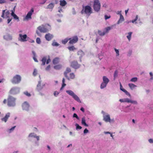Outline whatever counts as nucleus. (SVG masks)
<instances>
[{
	"label": "nucleus",
	"mask_w": 153,
	"mask_h": 153,
	"mask_svg": "<svg viewBox=\"0 0 153 153\" xmlns=\"http://www.w3.org/2000/svg\"><path fill=\"white\" fill-rule=\"evenodd\" d=\"M48 31V30L46 28L44 25H42L39 26L37 28L36 33L39 36H41L40 33H45Z\"/></svg>",
	"instance_id": "2"
},
{
	"label": "nucleus",
	"mask_w": 153,
	"mask_h": 153,
	"mask_svg": "<svg viewBox=\"0 0 153 153\" xmlns=\"http://www.w3.org/2000/svg\"><path fill=\"white\" fill-rule=\"evenodd\" d=\"M43 88V86L41 85L40 83H39L37 85V90L38 91H40Z\"/></svg>",
	"instance_id": "21"
},
{
	"label": "nucleus",
	"mask_w": 153,
	"mask_h": 153,
	"mask_svg": "<svg viewBox=\"0 0 153 153\" xmlns=\"http://www.w3.org/2000/svg\"><path fill=\"white\" fill-rule=\"evenodd\" d=\"M67 4V3L65 1L63 0L60 1V5L62 6H64Z\"/></svg>",
	"instance_id": "25"
},
{
	"label": "nucleus",
	"mask_w": 153,
	"mask_h": 153,
	"mask_svg": "<svg viewBox=\"0 0 153 153\" xmlns=\"http://www.w3.org/2000/svg\"><path fill=\"white\" fill-rule=\"evenodd\" d=\"M6 1L5 0H0V4H2L5 3Z\"/></svg>",
	"instance_id": "51"
},
{
	"label": "nucleus",
	"mask_w": 153,
	"mask_h": 153,
	"mask_svg": "<svg viewBox=\"0 0 153 153\" xmlns=\"http://www.w3.org/2000/svg\"><path fill=\"white\" fill-rule=\"evenodd\" d=\"M60 62V58L59 57H56L52 61V62L54 65L57 64L59 63Z\"/></svg>",
	"instance_id": "18"
},
{
	"label": "nucleus",
	"mask_w": 153,
	"mask_h": 153,
	"mask_svg": "<svg viewBox=\"0 0 153 153\" xmlns=\"http://www.w3.org/2000/svg\"><path fill=\"white\" fill-rule=\"evenodd\" d=\"M124 92L126 95L129 96V97L131 95L129 93H128L126 90H124Z\"/></svg>",
	"instance_id": "43"
},
{
	"label": "nucleus",
	"mask_w": 153,
	"mask_h": 153,
	"mask_svg": "<svg viewBox=\"0 0 153 153\" xmlns=\"http://www.w3.org/2000/svg\"><path fill=\"white\" fill-rule=\"evenodd\" d=\"M16 99L11 96H9L7 99V105L9 107H14L16 105Z\"/></svg>",
	"instance_id": "3"
},
{
	"label": "nucleus",
	"mask_w": 153,
	"mask_h": 153,
	"mask_svg": "<svg viewBox=\"0 0 153 153\" xmlns=\"http://www.w3.org/2000/svg\"><path fill=\"white\" fill-rule=\"evenodd\" d=\"M138 19V16L137 15L136 16V18L135 19L132 21V22L134 23V22Z\"/></svg>",
	"instance_id": "52"
},
{
	"label": "nucleus",
	"mask_w": 153,
	"mask_h": 153,
	"mask_svg": "<svg viewBox=\"0 0 153 153\" xmlns=\"http://www.w3.org/2000/svg\"><path fill=\"white\" fill-rule=\"evenodd\" d=\"M62 67V65H61L59 64L55 65L54 66V68L56 70H59Z\"/></svg>",
	"instance_id": "26"
},
{
	"label": "nucleus",
	"mask_w": 153,
	"mask_h": 153,
	"mask_svg": "<svg viewBox=\"0 0 153 153\" xmlns=\"http://www.w3.org/2000/svg\"><path fill=\"white\" fill-rule=\"evenodd\" d=\"M71 71V70L70 68L67 67V68L65 71L64 72V74L65 76H67V74L68 73Z\"/></svg>",
	"instance_id": "20"
},
{
	"label": "nucleus",
	"mask_w": 153,
	"mask_h": 153,
	"mask_svg": "<svg viewBox=\"0 0 153 153\" xmlns=\"http://www.w3.org/2000/svg\"><path fill=\"white\" fill-rule=\"evenodd\" d=\"M81 13L82 14H85L87 16H89L92 13V10L89 6H83Z\"/></svg>",
	"instance_id": "1"
},
{
	"label": "nucleus",
	"mask_w": 153,
	"mask_h": 153,
	"mask_svg": "<svg viewBox=\"0 0 153 153\" xmlns=\"http://www.w3.org/2000/svg\"><path fill=\"white\" fill-rule=\"evenodd\" d=\"M103 120L105 121V122H111V120L110 119V115L109 114L105 115L103 116Z\"/></svg>",
	"instance_id": "14"
},
{
	"label": "nucleus",
	"mask_w": 153,
	"mask_h": 153,
	"mask_svg": "<svg viewBox=\"0 0 153 153\" xmlns=\"http://www.w3.org/2000/svg\"><path fill=\"white\" fill-rule=\"evenodd\" d=\"M22 106L23 110L28 111L29 109L30 105L28 102H25L22 104Z\"/></svg>",
	"instance_id": "11"
},
{
	"label": "nucleus",
	"mask_w": 153,
	"mask_h": 153,
	"mask_svg": "<svg viewBox=\"0 0 153 153\" xmlns=\"http://www.w3.org/2000/svg\"><path fill=\"white\" fill-rule=\"evenodd\" d=\"M128 86L131 89H133L135 87L137 86L136 85L132 83H129L128 84Z\"/></svg>",
	"instance_id": "27"
},
{
	"label": "nucleus",
	"mask_w": 153,
	"mask_h": 153,
	"mask_svg": "<svg viewBox=\"0 0 153 153\" xmlns=\"http://www.w3.org/2000/svg\"><path fill=\"white\" fill-rule=\"evenodd\" d=\"M132 33V32H130L128 33V35L127 36V37L129 41H130L131 40Z\"/></svg>",
	"instance_id": "29"
},
{
	"label": "nucleus",
	"mask_w": 153,
	"mask_h": 153,
	"mask_svg": "<svg viewBox=\"0 0 153 153\" xmlns=\"http://www.w3.org/2000/svg\"><path fill=\"white\" fill-rule=\"evenodd\" d=\"M36 56H33V59H34V61L35 62H38V61L37 60V59H36Z\"/></svg>",
	"instance_id": "61"
},
{
	"label": "nucleus",
	"mask_w": 153,
	"mask_h": 153,
	"mask_svg": "<svg viewBox=\"0 0 153 153\" xmlns=\"http://www.w3.org/2000/svg\"><path fill=\"white\" fill-rule=\"evenodd\" d=\"M98 33L99 34L100 36H103L105 34V33L104 31L102 32L100 30H99L98 31Z\"/></svg>",
	"instance_id": "35"
},
{
	"label": "nucleus",
	"mask_w": 153,
	"mask_h": 153,
	"mask_svg": "<svg viewBox=\"0 0 153 153\" xmlns=\"http://www.w3.org/2000/svg\"><path fill=\"white\" fill-rule=\"evenodd\" d=\"M80 65L79 64L78 62L75 61L72 62L71 63L70 66L73 68L77 69L79 68L80 67Z\"/></svg>",
	"instance_id": "8"
},
{
	"label": "nucleus",
	"mask_w": 153,
	"mask_h": 153,
	"mask_svg": "<svg viewBox=\"0 0 153 153\" xmlns=\"http://www.w3.org/2000/svg\"><path fill=\"white\" fill-rule=\"evenodd\" d=\"M66 92L68 94L71 96L77 102L80 103L81 102V101L79 98L72 91L70 90H67L66 91Z\"/></svg>",
	"instance_id": "5"
},
{
	"label": "nucleus",
	"mask_w": 153,
	"mask_h": 153,
	"mask_svg": "<svg viewBox=\"0 0 153 153\" xmlns=\"http://www.w3.org/2000/svg\"><path fill=\"white\" fill-rule=\"evenodd\" d=\"M107 84L103 82H102L101 84L100 88L103 89L106 87Z\"/></svg>",
	"instance_id": "31"
},
{
	"label": "nucleus",
	"mask_w": 153,
	"mask_h": 153,
	"mask_svg": "<svg viewBox=\"0 0 153 153\" xmlns=\"http://www.w3.org/2000/svg\"><path fill=\"white\" fill-rule=\"evenodd\" d=\"M68 80H70V79H74L75 76L74 74L73 73H71L69 74V76H68L67 75V76H65Z\"/></svg>",
	"instance_id": "16"
},
{
	"label": "nucleus",
	"mask_w": 153,
	"mask_h": 153,
	"mask_svg": "<svg viewBox=\"0 0 153 153\" xmlns=\"http://www.w3.org/2000/svg\"><path fill=\"white\" fill-rule=\"evenodd\" d=\"M70 41L69 43L71 44H73L76 43L78 40V38L77 36L73 37L72 38H69Z\"/></svg>",
	"instance_id": "9"
},
{
	"label": "nucleus",
	"mask_w": 153,
	"mask_h": 153,
	"mask_svg": "<svg viewBox=\"0 0 153 153\" xmlns=\"http://www.w3.org/2000/svg\"><path fill=\"white\" fill-rule=\"evenodd\" d=\"M33 12L34 9L33 8H31L30 11L28 12L27 13L25 17L26 19L27 20L31 19V16Z\"/></svg>",
	"instance_id": "12"
},
{
	"label": "nucleus",
	"mask_w": 153,
	"mask_h": 153,
	"mask_svg": "<svg viewBox=\"0 0 153 153\" xmlns=\"http://www.w3.org/2000/svg\"><path fill=\"white\" fill-rule=\"evenodd\" d=\"M137 80V78L136 77H133V78H132L130 80L131 81V82H136Z\"/></svg>",
	"instance_id": "38"
},
{
	"label": "nucleus",
	"mask_w": 153,
	"mask_h": 153,
	"mask_svg": "<svg viewBox=\"0 0 153 153\" xmlns=\"http://www.w3.org/2000/svg\"><path fill=\"white\" fill-rule=\"evenodd\" d=\"M14 9H13V10H11L12 13L11 14V16H13L14 15H15V14L14 13Z\"/></svg>",
	"instance_id": "53"
},
{
	"label": "nucleus",
	"mask_w": 153,
	"mask_h": 153,
	"mask_svg": "<svg viewBox=\"0 0 153 153\" xmlns=\"http://www.w3.org/2000/svg\"><path fill=\"white\" fill-rule=\"evenodd\" d=\"M124 20L123 16L122 15H120V19L118 21V22L119 23L120 21H123Z\"/></svg>",
	"instance_id": "36"
},
{
	"label": "nucleus",
	"mask_w": 153,
	"mask_h": 153,
	"mask_svg": "<svg viewBox=\"0 0 153 153\" xmlns=\"http://www.w3.org/2000/svg\"><path fill=\"white\" fill-rule=\"evenodd\" d=\"M59 45L58 43L56 42H53L52 43V45L53 46H58Z\"/></svg>",
	"instance_id": "42"
},
{
	"label": "nucleus",
	"mask_w": 153,
	"mask_h": 153,
	"mask_svg": "<svg viewBox=\"0 0 153 153\" xmlns=\"http://www.w3.org/2000/svg\"><path fill=\"white\" fill-rule=\"evenodd\" d=\"M88 130L87 128H85L84 131V134L88 133Z\"/></svg>",
	"instance_id": "59"
},
{
	"label": "nucleus",
	"mask_w": 153,
	"mask_h": 153,
	"mask_svg": "<svg viewBox=\"0 0 153 153\" xmlns=\"http://www.w3.org/2000/svg\"><path fill=\"white\" fill-rule=\"evenodd\" d=\"M36 136V134H34V133H31L29 134V137H35Z\"/></svg>",
	"instance_id": "45"
},
{
	"label": "nucleus",
	"mask_w": 153,
	"mask_h": 153,
	"mask_svg": "<svg viewBox=\"0 0 153 153\" xmlns=\"http://www.w3.org/2000/svg\"><path fill=\"white\" fill-rule=\"evenodd\" d=\"M47 60V58L46 57H43L41 60V61L42 62V65H45V62H46Z\"/></svg>",
	"instance_id": "24"
},
{
	"label": "nucleus",
	"mask_w": 153,
	"mask_h": 153,
	"mask_svg": "<svg viewBox=\"0 0 153 153\" xmlns=\"http://www.w3.org/2000/svg\"><path fill=\"white\" fill-rule=\"evenodd\" d=\"M131 102L130 103H134V104H137V102L136 101H132L131 100Z\"/></svg>",
	"instance_id": "57"
},
{
	"label": "nucleus",
	"mask_w": 153,
	"mask_h": 153,
	"mask_svg": "<svg viewBox=\"0 0 153 153\" xmlns=\"http://www.w3.org/2000/svg\"><path fill=\"white\" fill-rule=\"evenodd\" d=\"M59 93L57 91H55L54 93V95L56 97L58 94Z\"/></svg>",
	"instance_id": "55"
},
{
	"label": "nucleus",
	"mask_w": 153,
	"mask_h": 153,
	"mask_svg": "<svg viewBox=\"0 0 153 153\" xmlns=\"http://www.w3.org/2000/svg\"><path fill=\"white\" fill-rule=\"evenodd\" d=\"M50 67H51V66L50 65H48L45 68L46 70V71L49 70V69H50Z\"/></svg>",
	"instance_id": "54"
},
{
	"label": "nucleus",
	"mask_w": 153,
	"mask_h": 153,
	"mask_svg": "<svg viewBox=\"0 0 153 153\" xmlns=\"http://www.w3.org/2000/svg\"><path fill=\"white\" fill-rule=\"evenodd\" d=\"M73 117H75L77 119L79 120V117L76 114V113H74L73 115Z\"/></svg>",
	"instance_id": "47"
},
{
	"label": "nucleus",
	"mask_w": 153,
	"mask_h": 153,
	"mask_svg": "<svg viewBox=\"0 0 153 153\" xmlns=\"http://www.w3.org/2000/svg\"><path fill=\"white\" fill-rule=\"evenodd\" d=\"M149 142L151 143H153V140L152 139H150L149 140Z\"/></svg>",
	"instance_id": "62"
},
{
	"label": "nucleus",
	"mask_w": 153,
	"mask_h": 153,
	"mask_svg": "<svg viewBox=\"0 0 153 153\" xmlns=\"http://www.w3.org/2000/svg\"><path fill=\"white\" fill-rule=\"evenodd\" d=\"M37 74V71L36 69H35L33 73V74L34 76H36V75Z\"/></svg>",
	"instance_id": "44"
},
{
	"label": "nucleus",
	"mask_w": 153,
	"mask_h": 153,
	"mask_svg": "<svg viewBox=\"0 0 153 153\" xmlns=\"http://www.w3.org/2000/svg\"><path fill=\"white\" fill-rule=\"evenodd\" d=\"M19 39L21 41L26 42L27 41L26 39L27 36L26 34L22 35L21 34H19Z\"/></svg>",
	"instance_id": "13"
},
{
	"label": "nucleus",
	"mask_w": 153,
	"mask_h": 153,
	"mask_svg": "<svg viewBox=\"0 0 153 153\" xmlns=\"http://www.w3.org/2000/svg\"><path fill=\"white\" fill-rule=\"evenodd\" d=\"M118 74V72L117 71V70H116L114 73V79H115L116 77H117V76Z\"/></svg>",
	"instance_id": "40"
},
{
	"label": "nucleus",
	"mask_w": 153,
	"mask_h": 153,
	"mask_svg": "<svg viewBox=\"0 0 153 153\" xmlns=\"http://www.w3.org/2000/svg\"><path fill=\"white\" fill-rule=\"evenodd\" d=\"M110 17H111V16H107L106 15H105V19L106 20L110 18Z\"/></svg>",
	"instance_id": "56"
},
{
	"label": "nucleus",
	"mask_w": 153,
	"mask_h": 153,
	"mask_svg": "<svg viewBox=\"0 0 153 153\" xmlns=\"http://www.w3.org/2000/svg\"><path fill=\"white\" fill-rule=\"evenodd\" d=\"M81 123L82 125L85 126H88V125H87L85 122V120L84 117H83L82 118Z\"/></svg>",
	"instance_id": "23"
},
{
	"label": "nucleus",
	"mask_w": 153,
	"mask_h": 153,
	"mask_svg": "<svg viewBox=\"0 0 153 153\" xmlns=\"http://www.w3.org/2000/svg\"><path fill=\"white\" fill-rule=\"evenodd\" d=\"M119 101H120L121 102H125V100H124H124H123V99H120L119 100Z\"/></svg>",
	"instance_id": "64"
},
{
	"label": "nucleus",
	"mask_w": 153,
	"mask_h": 153,
	"mask_svg": "<svg viewBox=\"0 0 153 153\" xmlns=\"http://www.w3.org/2000/svg\"><path fill=\"white\" fill-rule=\"evenodd\" d=\"M149 74L150 76H151V78H150V79H153V75L152 73L151 72H150L149 73Z\"/></svg>",
	"instance_id": "58"
},
{
	"label": "nucleus",
	"mask_w": 153,
	"mask_h": 153,
	"mask_svg": "<svg viewBox=\"0 0 153 153\" xmlns=\"http://www.w3.org/2000/svg\"><path fill=\"white\" fill-rule=\"evenodd\" d=\"M103 82L108 84L109 82V79L106 76H103Z\"/></svg>",
	"instance_id": "22"
},
{
	"label": "nucleus",
	"mask_w": 153,
	"mask_h": 153,
	"mask_svg": "<svg viewBox=\"0 0 153 153\" xmlns=\"http://www.w3.org/2000/svg\"><path fill=\"white\" fill-rule=\"evenodd\" d=\"M4 38L7 40H10L12 39V36L9 34L7 33L4 36Z\"/></svg>",
	"instance_id": "17"
},
{
	"label": "nucleus",
	"mask_w": 153,
	"mask_h": 153,
	"mask_svg": "<svg viewBox=\"0 0 153 153\" xmlns=\"http://www.w3.org/2000/svg\"><path fill=\"white\" fill-rule=\"evenodd\" d=\"M50 61H51V59L50 58L47 59V60H46V64H48L50 62Z\"/></svg>",
	"instance_id": "60"
},
{
	"label": "nucleus",
	"mask_w": 153,
	"mask_h": 153,
	"mask_svg": "<svg viewBox=\"0 0 153 153\" xmlns=\"http://www.w3.org/2000/svg\"><path fill=\"white\" fill-rule=\"evenodd\" d=\"M36 42L39 44L41 43V40L40 38H37L36 40Z\"/></svg>",
	"instance_id": "41"
},
{
	"label": "nucleus",
	"mask_w": 153,
	"mask_h": 153,
	"mask_svg": "<svg viewBox=\"0 0 153 153\" xmlns=\"http://www.w3.org/2000/svg\"><path fill=\"white\" fill-rule=\"evenodd\" d=\"M68 48L70 51H73L76 49V48L74 47V46L68 47Z\"/></svg>",
	"instance_id": "30"
},
{
	"label": "nucleus",
	"mask_w": 153,
	"mask_h": 153,
	"mask_svg": "<svg viewBox=\"0 0 153 153\" xmlns=\"http://www.w3.org/2000/svg\"><path fill=\"white\" fill-rule=\"evenodd\" d=\"M65 78H63L62 79V85L61 88V89H62L66 85V84H65Z\"/></svg>",
	"instance_id": "32"
},
{
	"label": "nucleus",
	"mask_w": 153,
	"mask_h": 153,
	"mask_svg": "<svg viewBox=\"0 0 153 153\" xmlns=\"http://www.w3.org/2000/svg\"><path fill=\"white\" fill-rule=\"evenodd\" d=\"M13 17V18L14 19L16 20H17L18 21H19L18 17L17 16L16 14L14 15Z\"/></svg>",
	"instance_id": "46"
},
{
	"label": "nucleus",
	"mask_w": 153,
	"mask_h": 153,
	"mask_svg": "<svg viewBox=\"0 0 153 153\" xmlns=\"http://www.w3.org/2000/svg\"><path fill=\"white\" fill-rule=\"evenodd\" d=\"M115 51L116 52V53L117 54V56H119V51L118 50L115 49Z\"/></svg>",
	"instance_id": "50"
},
{
	"label": "nucleus",
	"mask_w": 153,
	"mask_h": 153,
	"mask_svg": "<svg viewBox=\"0 0 153 153\" xmlns=\"http://www.w3.org/2000/svg\"><path fill=\"white\" fill-rule=\"evenodd\" d=\"M21 76L19 75H16L14 76L11 80L13 84H18L21 81Z\"/></svg>",
	"instance_id": "6"
},
{
	"label": "nucleus",
	"mask_w": 153,
	"mask_h": 153,
	"mask_svg": "<svg viewBox=\"0 0 153 153\" xmlns=\"http://www.w3.org/2000/svg\"><path fill=\"white\" fill-rule=\"evenodd\" d=\"M100 4L99 0H94L93 8L94 10L96 12H98L100 9Z\"/></svg>",
	"instance_id": "4"
},
{
	"label": "nucleus",
	"mask_w": 153,
	"mask_h": 153,
	"mask_svg": "<svg viewBox=\"0 0 153 153\" xmlns=\"http://www.w3.org/2000/svg\"><path fill=\"white\" fill-rule=\"evenodd\" d=\"M9 117L10 113H8L5 115L4 117L1 119V120L3 121H4L5 122H6Z\"/></svg>",
	"instance_id": "19"
},
{
	"label": "nucleus",
	"mask_w": 153,
	"mask_h": 153,
	"mask_svg": "<svg viewBox=\"0 0 153 153\" xmlns=\"http://www.w3.org/2000/svg\"><path fill=\"white\" fill-rule=\"evenodd\" d=\"M19 89L18 88L13 87L9 91L10 94L15 95L19 93Z\"/></svg>",
	"instance_id": "7"
},
{
	"label": "nucleus",
	"mask_w": 153,
	"mask_h": 153,
	"mask_svg": "<svg viewBox=\"0 0 153 153\" xmlns=\"http://www.w3.org/2000/svg\"><path fill=\"white\" fill-rule=\"evenodd\" d=\"M54 7L53 4V3H50L47 6V8L52 9Z\"/></svg>",
	"instance_id": "34"
},
{
	"label": "nucleus",
	"mask_w": 153,
	"mask_h": 153,
	"mask_svg": "<svg viewBox=\"0 0 153 153\" xmlns=\"http://www.w3.org/2000/svg\"><path fill=\"white\" fill-rule=\"evenodd\" d=\"M10 15V13L8 10H2L1 17L3 18H9Z\"/></svg>",
	"instance_id": "10"
},
{
	"label": "nucleus",
	"mask_w": 153,
	"mask_h": 153,
	"mask_svg": "<svg viewBox=\"0 0 153 153\" xmlns=\"http://www.w3.org/2000/svg\"><path fill=\"white\" fill-rule=\"evenodd\" d=\"M75 126L76 127V129H81L82 128V127L81 126H79L78 124L77 123H76V124H75Z\"/></svg>",
	"instance_id": "39"
},
{
	"label": "nucleus",
	"mask_w": 153,
	"mask_h": 153,
	"mask_svg": "<svg viewBox=\"0 0 153 153\" xmlns=\"http://www.w3.org/2000/svg\"><path fill=\"white\" fill-rule=\"evenodd\" d=\"M24 94L26 95V96L30 97L31 96V94L30 93H28L27 91H25L24 92Z\"/></svg>",
	"instance_id": "37"
},
{
	"label": "nucleus",
	"mask_w": 153,
	"mask_h": 153,
	"mask_svg": "<svg viewBox=\"0 0 153 153\" xmlns=\"http://www.w3.org/2000/svg\"><path fill=\"white\" fill-rule=\"evenodd\" d=\"M69 40V39L66 38L62 40V43L63 44H65Z\"/></svg>",
	"instance_id": "33"
},
{
	"label": "nucleus",
	"mask_w": 153,
	"mask_h": 153,
	"mask_svg": "<svg viewBox=\"0 0 153 153\" xmlns=\"http://www.w3.org/2000/svg\"><path fill=\"white\" fill-rule=\"evenodd\" d=\"M124 100H125V102H127L128 103H129L131 102V100H130V99H129L128 98L125 99H124Z\"/></svg>",
	"instance_id": "48"
},
{
	"label": "nucleus",
	"mask_w": 153,
	"mask_h": 153,
	"mask_svg": "<svg viewBox=\"0 0 153 153\" xmlns=\"http://www.w3.org/2000/svg\"><path fill=\"white\" fill-rule=\"evenodd\" d=\"M111 27H106L105 29V31H104V32L105 33V34L108 32L111 29Z\"/></svg>",
	"instance_id": "28"
},
{
	"label": "nucleus",
	"mask_w": 153,
	"mask_h": 153,
	"mask_svg": "<svg viewBox=\"0 0 153 153\" xmlns=\"http://www.w3.org/2000/svg\"><path fill=\"white\" fill-rule=\"evenodd\" d=\"M9 18L8 19L7 21V23H9L11 21L12 18Z\"/></svg>",
	"instance_id": "63"
},
{
	"label": "nucleus",
	"mask_w": 153,
	"mask_h": 153,
	"mask_svg": "<svg viewBox=\"0 0 153 153\" xmlns=\"http://www.w3.org/2000/svg\"><path fill=\"white\" fill-rule=\"evenodd\" d=\"M53 37V36L49 33L46 34L45 36V39L48 41L51 40Z\"/></svg>",
	"instance_id": "15"
},
{
	"label": "nucleus",
	"mask_w": 153,
	"mask_h": 153,
	"mask_svg": "<svg viewBox=\"0 0 153 153\" xmlns=\"http://www.w3.org/2000/svg\"><path fill=\"white\" fill-rule=\"evenodd\" d=\"M120 89L122 91H123L124 90H125L124 88H123V86H122V85H121V83H120Z\"/></svg>",
	"instance_id": "49"
}]
</instances>
